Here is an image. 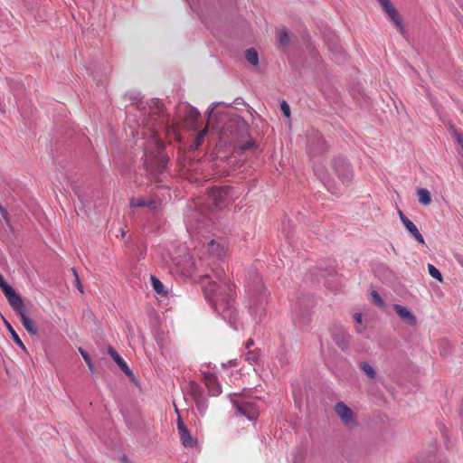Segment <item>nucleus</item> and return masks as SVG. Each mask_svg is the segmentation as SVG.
Instances as JSON below:
<instances>
[{
	"instance_id": "nucleus-1",
	"label": "nucleus",
	"mask_w": 463,
	"mask_h": 463,
	"mask_svg": "<svg viewBox=\"0 0 463 463\" xmlns=\"http://www.w3.org/2000/svg\"><path fill=\"white\" fill-rule=\"evenodd\" d=\"M213 280L210 275H204L201 279V284L206 299L217 311L224 312L231 307V301L234 290L232 283L226 279L225 272L222 269L214 272Z\"/></svg>"
},
{
	"instance_id": "nucleus-2",
	"label": "nucleus",
	"mask_w": 463,
	"mask_h": 463,
	"mask_svg": "<svg viewBox=\"0 0 463 463\" xmlns=\"http://www.w3.org/2000/svg\"><path fill=\"white\" fill-rule=\"evenodd\" d=\"M232 402L236 407L238 412L248 420H255L259 417V408L254 402L246 401L241 395L234 394Z\"/></svg>"
},
{
	"instance_id": "nucleus-3",
	"label": "nucleus",
	"mask_w": 463,
	"mask_h": 463,
	"mask_svg": "<svg viewBox=\"0 0 463 463\" xmlns=\"http://www.w3.org/2000/svg\"><path fill=\"white\" fill-rule=\"evenodd\" d=\"M208 197L214 207L222 208L232 201V189L229 186L213 188Z\"/></svg>"
},
{
	"instance_id": "nucleus-4",
	"label": "nucleus",
	"mask_w": 463,
	"mask_h": 463,
	"mask_svg": "<svg viewBox=\"0 0 463 463\" xmlns=\"http://www.w3.org/2000/svg\"><path fill=\"white\" fill-rule=\"evenodd\" d=\"M334 169L343 184H348L353 177V169L350 164L344 158H336L334 161Z\"/></svg>"
},
{
	"instance_id": "nucleus-5",
	"label": "nucleus",
	"mask_w": 463,
	"mask_h": 463,
	"mask_svg": "<svg viewBox=\"0 0 463 463\" xmlns=\"http://www.w3.org/2000/svg\"><path fill=\"white\" fill-rule=\"evenodd\" d=\"M335 411L345 426L352 427L356 424L355 414L345 402H337L335 405Z\"/></svg>"
},
{
	"instance_id": "nucleus-6",
	"label": "nucleus",
	"mask_w": 463,
	"mask_h": 463,
	"mask_svg": "<svg viewBox=\"0 0 463 463\" xmlns=\"http://www.w3.org/2000/svg\"><path fill=\"white\" fill-rule=\"evenodd\" d=\"M383 9L386 12V14L389 15L390 19L395 24L397 30L402 33L404 34L405 29L402 24V20L398 13V11L395 9V7L392 5L390 0H377Z\"/></svg>"
},
{
	"instance_id": "nucleus-7",
	"label": "nucleus",
	"mask_w": 463,
	"mask_h": 463,
	"mask_svg": "<svg viewBox=\"0 0 463 463\" xmlns=\"http://www.w3.org/2000/svg\"><path fill=\"white\" fill-rule=\"evenodd\" d=\"M11 307L19 315L20 320L26 331L31 335H36L38 333V328L35 323L26 315L23 298L20 299V303L17 307Z\"/></svg>"
},
{
	"instance_id": "nucleus-8",
	"label": "nucleus",
	"mask_w": 463,
	"mask_h": 463,
	"mask_svg": "<svg viewBox=\"0 0 463 463\" xmlns=\"http://www.w3.org/2000/svg\"><path fill=\"white\" fill-rule=\"evenodd\" d=\"M0 288L3 290L8 303L10 306L19 305L20 299L22 298L20 295L16 293V291L8 285L4 277L0 274Z\"/></svg>"
},
{
	"instance_id": "nucleus-9",
	"label": "nucleus",
	"mask_w": 463,
	"mask_h": 463,
	"mask_svg": "<svg viewBox=\"0 0 463 463\" xmlns=\"http://www.w3.org/2000/svg\"><path fill=\"white\" fill-rule=\"evenodd\" d=\"M203 383L212 396H218L222 392V387L218 382L217 376L212 373H203Z\"/></svg>"
},
{
	"instance_id": "nucleus-10",
	"label": "nucleus",
	"mask_w": 463,
	"mask_h": 463,
	"mask_svg": "<svg viewBox=\"0 0 463 463\" xmlns=\"http://www.w3.org/2000/svg\"><path fill=\"white\" fill-rule=\"evenodd\" d=\"M191 394L196 403L199 411H204L206 409L205 399L203 393V390L199 384L194 382L190 383Z\"/></svg>"
},
{
	"instance_id": "nucleus-11",
	"label": "nucleus",
	"mask_w": 463,
	"mask_h": 463,
	"mask_svg": "<svg viewBox=\"0 0 463 463\" xmlns=\"http://www.w3.org/2000/svg\"><path fill=\"white\" fill-rule=\"evenodd\" d=\"M393 309L399 315V317L407 322L411 326H415L417 323L415 316L409 311L405 307L395 304Z\"/></svg>"
},
{
	"instance_id": "nucleus-12",
	"label": "nucleus",
	"mask_w": 463,
	"mask_h": 463,
	"mask_svg": "<svg viewBox=\"0 0 463 463\" xmlns=\"http://www.w3.org/2000/svg\"><path fill=\"white\" fill-rule=\"evenodd\" d=\"M108 353L113 358L115 363L128 377L134 376L132 371L129 369L127 363L123 360V358L117 353V351L113 347L109 346L108 349Z\"/></svg>"
},
{
	"instance_id": "nucleus-13",
	"label": "nucleus",
	"mask_w": 463,
	"mask_h": 463,
	"mask_svg": "<svg viewBox=\"0 0 463 463\" xmlns=\"http://www.w3.org/2000/svg\"><path fill=\"white\" fill-rule=\"evenodd\" d=\"M156 108L153 109V115H156V125L158 127H166L168 125V119L165 112V107L158 101H154Z\"/></svg>"
},
{
	"instance_id": "nucleus-14",
	"label": "nucleus",
	"mask_w": 463,
	"mask_h": 463,
	"mask_svg": "<svg viewBox=\"0 0 463 463\" xmlns=\"http://www.w3.org/2000/svg\"><path fill=\"white\" fill-rule=\"evenodd\" d=\"M411 235L420 244H425L423 236L419 232L417 226L409 219L403 221L402 223Z\"/></svg>"
},
{
	"instance_id": "nucleus-15",
	"label": "nucleus",
	"mask_w": 463,
	"mask_h": 463,
	"mask_svg": "<svg viewBox=\"0 0 463 463\" xmlns=\"http://www.w3.org/2000/svg\"><path fill=\"white\" fill-rule=\"evenodd\" d=\"M129 204H130V207H143V206H147L148 208L152 209V210H156L158 205L157 203L151 200V201H146L145 198L143 197H138V198H131L130 199V202H129Z\"/></svg>"
},
{
	"instance_id": "nucleus-16",
	"label": "nucleus",
	"mask_w": 463,
	"mask_h": 463,
	"mask_svg": "<svg viewBox=\"0 0 463 463\" xmlns=\"http://www.w3.org/2000/svg\"><path fill=\"white\" fill-rule=\"evenodd\" d=\"M200 116V113L195 109L191 108L185 115V124L189 128L195 129L197 128V121L199 120Z\"/></svg>"
},
{
	"instance_id": "nucleus-17",
	"label": "nucleus",
	"mask_w": 463,
	"mask_h": 463,
	"mask_svg": "<svg viewBox=\"0 0 463 463\" xmlns=\"http://www.w3.org/2000/svg\"><path fill=\"white\" fill-rule=\"evenodd\" d=\"M179 432V435H180V439H181V441H182V444L184 446V447H187V448H194L195 447L196 445V440L194 439L189 432V430L186 429L184 430H181Z\"/></svg>"
},
{
	"instance_id": "nucleus-18",
	"label": "nucleus",
	"mask_w": 463,
	"mask_h": 463,
	"mask_svg": "<svg viewBox=\"0 0 463 463\" xmlns=\"http://www.w3.org/2000/svg\"><path fill=\"white\" fill-rule=\"evenodd\" d=\"M418 200L423 205H429L431 203L430 193L425 189L420 188L417 191Z\"/></svg>"
},
{
	"instance_id": "nucleus-19",
	"label": "nucleus",
	"mask_w": 463,
	"mask_h": 463,
	"mask_svg": "<svg viewBox=\"0 0 463 463\" xmlns=\"http://www.w3.org/2000/svg\"><path fill=\"white\" fill-rule=\"evenodd\" d=\"M208 251L211 254L216 255L218 257L223 255L224 253V248L220 245L216 241L212 240L208 243Z\"/></svg>"
},
{
	"instance_id": "nucleus-20",
	"label": "nucleus",
	"mask_w": 463,
	"mask_h": 463,
	"mask_svg": "<svg viewBox=\"0 0 463 463\" xmlns=\"http://www.w3.org/2000/svg\"><path fill=\"white\" fill-rule=\"evenodd\" d=\"M5 326L13 338V340L14 341V343L19 346L21 347L23 350H25V346L23 343V341L21 340V338L19 337L18 334L15 332V330L13 328V326L10 325L9 322H7L6 320L5 321Z\"/></svg>"
},
{
	"instance_id": "nucleus-21",
	"label": "nucleus",
	"mask_w": 463,
	"mask_h": 463,
	"mask_svg": "<svg viewBox=\"0 0 463 463\" xmlns=\"http://www.w3.org/2000/svg\"><path fill=\"white\" fill-rule=\"evenodd\" d=\"M151 282H152V286H153L154 290L157 294L162 295V296H165L166 295V291L165 290V286L160 281L159 279H157L155 276H151Z\"/></svg>"
},
{
	"instance_id": "nucleus-22",
	"label": "nucleus",
	"mask_w": 463,
	"mask_h": 463,
	"mask_svg": "<svg viewBox=\"0 0 463 463\" xmlns=\"http://www.w3.org/2000/svg\"><path fill=\"white\" fill-rule=\"evenodd\" d=\"M349 340L350 335L345 333L343 335H336L335 336V344L342 349H345L348 346Z\"/></svg>"
},
{
	"instance_id": "nucleus-23",
	"label": "nucleus",
	"mask_w": 463,
	"mask_h": 463,
	"mask_svg": "<svg viewBox=\"0 0 463 463\" xmlns=\"http://www.w3.org/2000/svg\"><path fill=\"white\" fill-rule=\"evenodd\" d=\"M277 41L280 46H286L289 42V36L286 29L277 31Z\"/></svg>"
},
{
	"instance_id": "nucleus-24",
	"label": "nucleus",
	"mask_w": 463,
	"mask_h": 463,
	"mask_svg": "<svg viewBox=\"0 0 463 463\" xmlns=\"http://www.w3.org/2000/svg\"><path fill=\"white\" fill-rule=\"evenodd\" d=\"M245 58L252 65H257L259 62L258 52L255 49H248L245 52Z\"/></svg>"
},
{
	"instance_id": "nucleus-25",
	"label": "nucleus",
	"mask_w": 463,
	"mask_h": 463,
	"mask_svg": "<svg viewBox=\"0 0 463 463\" xmlns=\"http://www.w3.org/2000/svg\"><path fill=\"white\" fill-rule=\"evenodd\" d=\"M360 367L362 371L368 376V378H370L371 380L375 379L376 373L368 363H362Z\"/></svg>"
},
{
	"instance_id": "nucleus-26",
	"label": "nucleus",
	"mask_w": 463,
	"mask_h": 463,
	"mask_svg": "<svg viewBox=\"0 0 463 463\" xmlns=\"http://www.w3.org/2000/svg\"><path fill=\"white\" fill-rule=\"evenodd\" d=\"M260 354L258 351H248L245 354V361L250 364H258L260 361Z\"/></svg>"
},
{
	"instance_id": "nucleus-27",
	"label": "nucleus",
	"mask_w": 463,
	"mask_h": 463,
	"mask_svg": "<svg viewBox=\"0 0 463 463\" xmlns=\"http://www.w3.org/2000/svg\"><path fill=\"white\" fill-rule=\"evenodd\" d=\"M79 352L81 354L82 358L84 359V361H85L86 364L88 365L90 371L92 373H94L95 367H94V364H92V362L90 360V357L88 354V353L82 347H79Z\"/></svg>"
},
{
	"instance_id": "nucleus-28",
	"label": "nucleus",
	"mask_w": 463,
	"mask_h": 463,
	"mask_svg": "<svg viewBox=\"0 0 463 463\" xmlns=\"http://www.w3.org/2000/svg\"><path fill=\"white\" fill-rule=\"evenodd\" d=\"M255 148H256V144H255V142L252 139H249V140H247L246 142L241 144L238 146V149L241 153H244V152H246L248 150H253Z\"/></svg>"
},
{
	"instance_id": "nucleus-29",
	"label": "nucleus",
	"mask_w": 463,
	"mask_h": 463,
	"mask_svg": "<svg viewBox=\"0 0 463 463\" xmlns=\"http://www.w3.org/2000/svg\"><path fill=\"white\" fill-rule=\"evenodd\" d=\"M428 270L432 278L438 279L439 281H442L441 273L432 264H428Z\"/></svg>"
},
{
	"instance_id": "nucleus-30",
	"label": "nucleus",
	"mask_w": 463,
	"mask_h": 463,
	"mask_svg": "<svg viewBox=\"0 0 463 463\" xmlns=\"http://www.w3.org/2000/svg\"><path fill=\"white\" fill-rule=\"evenodd\" d=\"M254 282H255V287H253L252 288H250V290L252 292H260L263 288V284L261 282V279L260 278V276L258 274L255 275Z\"/></svg>"
},
{
	"instance_id": "nucleus-31",
	"label": "nucleus",
	"mask_w": 463,
	"mask_h": 463,
	"mask_svg": "<svg viewBox=\"0 0 463 463\" xmlns=\"http://www.w3.org/2000/svg\"><path fill=\"white\" fill-rule=\"evenodd\" d=\"M373 302L379 307H384V301L376 291L372 292Z\"/></svg>"
},
{
	"instance_id": "nucleus-32",
	"label": "nucleus",
	"mask_w": 463,
	"mask_h": 463,
	"mask_svg": "<svg viewBox=\"0 0 463 463\" xmlns=\"http://www.w3.org/2000/svg\"><path fill=\"white\" fill-rule=\"evenodd\" d=\"M206 133H207V128H206L204 129L201 130L198 133V135H197V137L195 138L196 146H200L202 144V142H203Z\"/></svg>"
},
{
	"instance_id": "nucleus-33",
	"label": "nucleus",
	"mask_w": 463,
	"mask_h": 463,
	"mask_svg": "<svg viewBox=\"0 0 463 463\" xmlns=\"http://www.w3.org/2000/svg\"><path fill=\"white\" fill-rule=\"evenodd\" d=\"M280 109H281L282 113H283L286 117H289V116H290V109H289L288 104L286 101H282V102H281V104H280Z\"/></svg>"
},
{
	"instance_id": "nucleus-34",
	"label": "nucleus",
	"mask_w": 463,
	"mask_h": 463,
	"mask_svg": "<svg viewBox=\"0 0 463 463\" xmlns=\"http://www.w3.org/2000/svg\"><path fill=\"white\" fill-rule=\"evenodd\" d=\"M72 271H73V274H74V276H75V284H76V287L80 289V291L81 293H83V288H82V285H81V283H80V281L79 276H78V274H77V272H76V270H75V269H72Z\"/></svg>"
},
{
	"instance_id": "nucleus-35",
	"label": "nucleus",
	"mask_w": 463,
	"mask_h": 463,
	"mask_svg": "<svg viewBox=\"0 0 463 463\" xmlns=\"http://www.w3.org/2000/svg\"><path fill=\"white\" fill-rule=\"evenodd\" d=\"M184 429H186V427L184 426V424L182 420V418L180 416H178L177 430H178V431H180L181 430H184Z\"/></svg>"
},
{
	"instance_id": "nucleus-36",
	"label": "nucleus",
	"mask_w": 463,
	"mask_h": 463,
	"mask_svg": "<svg viewBox=\"0 0 463 463\" xmlns=\"http://www.w3.org/2000/svg\"><path fill=\"white\" fill-rule=\"evenodd\" d=\"M456 137L458 145H460L461 147L463 148V134H457Z\"/></svg>"
},
{
	"instance_id": "nucleus-37",
	"label": "nucleus",
	"mask_w": 463,
	"mask_h": 463,
	"mask_svg": "<svg viewBox=\"0 0 463 463\" xmlns=\"http://www.w3.org/2000/svg\"><path fill=\"white\" fill-rule=\"evenodd\" d=\"M254 345V341L253 339H249L246 344H245V348L248 349L249 351H250V347L253 346Z\"/></svg>"
},
{
	"instance_id": "nucleus-38",
	"label": "nucleus",
	"mask_w": 463,
	"mask_h": 463,
	"mask_svg": "<svg viewBox=\"0 0 463 463\" xmlns=\"http://www.w3.org/2000/svg\"><path fill=\"white\" fill-rule=\"evenodd\" d=\"M326 186L327 190H328L330 193H332V194H337V191H336V190H335L333 187H331V185H330V184H329V183H328V184H326Z\"/></svg>"
},
{
	"instance_id": "nucleus-39",
	"label": "nucleus",
	"mask_w": 463,
	"mask_h": 463,
	"mask_svg": "<svg viewBox=\"0 0 463 463\" xmlns=\"http://www.w3.org/2000/svg\"><path fill=\"white\" fill-rule=\"evenodd\" d=\"M399 217H400L401 222H402V223H403V221H405V220H409V219H408V218L403 214V213H402V211H399Z\"/></svg>"
},
{
	"instance_id": "nucleus-40",
	"label": "nucleus",
	"mask_w": 463,
	"mask_h": 463,
	"mask_svg": "<svg viewBox=\"0 0 463 463\" xmlns=\"http://www.w3.org/2000/svg\"><path fill=\"white\" fill-rule=\"evenodd\" d=\"M0 211H1L4 218L6 219L7 218V212L4 208H2L1 206H0Z\"/></svg>"
},
{
	"instance_id": "nucleus-41",
	"label": "nucleus",
	"mask_w": 463,
	"mask_h": 463,
	"mask_svg": "<svg viewBox=\"0 0 463 463\" xmlns=\"http://www.w3.org/2000/svg\"><path fill=\"white\" fill-rule=\"evenodd\" d=\"M354 318H355V320H356L358 323H361V321H362L361 314H355V315H354Z\"/></svg>"
},
{
	"instance_id": "nucleus-42",
	"label": "nucleus",
	"mask_w": 463,
	"mask_h": 463,
	"mask_svg": "<svg viewBox=\"0 0 463 463\" xmlns=\"http://www.w3.org/2000/svg\"><path fill=\"white\" fill-rule=\"evenodd\" d=\"M461 265L463 266V262L461 263Z\"/></svg>"
}]
</instances>
